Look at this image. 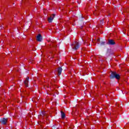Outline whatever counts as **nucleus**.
Masks as SVG:
<instances>
[{"instance_id":"9d476101","label":"nucleus","mask_w":129,"mask_h":129,"mask_svg":"<svg viewBox=\"0 0 129 129\" xmlns=\"http://www.w3.org/2000/svg\"><path fill=\"white\" fill-rule=\"evenodd\" d=\"M61 118H65V117L66 116V114L64 113V112L61 111Z\"/></svg>"},{"instance_id":"0eeeda50","label":"nucleus","mask_w":129,"mask_h":129,"mask_svg":"<svg viewBox=\"0 0 129 129\" xmlns=\"http://www.w3.org/2000/svg\"><path fill=\"white\" fill-rule=\"evenodd\" d=\"M42 39H43V37H42V35L40 34H38V36L36 37V40L38 42H41Z\"/></svg>"},{"instance_id":"423d86ee","label":"nucleus","mask_w":129,"mask_h":129,"mask_svg":"<svg viewBox=\"0 0 129 129\" xmlns=\"http://www.w3.org/2000/svg\"><path fill=\"white\" fill-rule=\"evenodd\" d=\"M55 16H56L55 14H52V15L50 16V18H48V21L49 23H52V22H53V20H54Z\"/></svg>"},{"instance_id":"2eb2a0df","label":"nucleus","mask_w":129,"mask_h":129,"mask_svg":"<svg viewBox=\"0 0 129 129\" xmlns=\"http://www.w3.org/2000/svg\"><path fill=\"white\" fill-rule=\"evenodd\" d=\"M1 29H3V28H4V27H3V26H1Z\"/></svg>"},{"instance_id":"6e6552de","label":"nucleus","mask_w":129,"mask_h":129,"mask_svg":"<svg viewBox=\"0 0 129 129\" xmlns=\"http://www.w3.org/2000/svg\"><path fill=\"white\" fill-rule=\"evenodd\" d=\"M29 79H30V78L29 77H27L24 81V84L25 85L26 87H29V85H28V84L29 83Z\"/></svg>"},{"instance_id":"f3484780","label":"nucleus","mask_w":129,"mask_h":129,"mask_svg":"<svg viewBox=\"0 0 129 129\" xmlns=\"http://www.w3.org/2000/svg\"><path fill=\"white\" fill-rule=\"evenodd\" d=\"M109 49H107V52H109Z\"/></svg>"},{"instance_id":"4468645a","label":"nucleus","mask_w":129,"mask_h":129,"mask_svg":"<svg viewBox=\"0 0 129 129\" xmlns=\"http://www.w3.org/2000/svg\"><path fill=\"white\" fill-rule=\"evenodd\" d=\"M53 128H56V127H55V125L52 126Z\"/></svg>"},{"instance_id":"ddd939ff","label":"nucleus","mask_w":129,"mask_h":129,"mask_svg":"<svg viewBox=\"0 0 129 129\" xmlns=\"http://www.w3.org/2000/svg\"><path fill=\"white\" fill-rule=\"evenodd\" d=\"M94 15H95V16H98V12L94 13Z\"/></svg>"},{"instance_id":"20e7f679","label":"nucleus","mask_w":129,"mask_h":129,"mask_svg":"<svg viewBox=\"0 0 129 129\" xmlns=\"http://www.w3.org/2000/svg\"><path fill=\"white\" fill-rule=\"evenodd\" d=\"M107 45H110L111 46H113L114 45H115V42H114V40H113V39H110L107 42Z\"/></svg>"},{"instance_id":"a211bd4d","label":"nucleus","mask_w":129,"mask_h":129,"mask_svg":"<svg viewBox=\"0 0 129 129\" xmlns=\"http://www.w3.org/2000/svg\"><path fill=\"white\" fill-rule=\"evenodd\" d=\"M82 19L83 18V17H81Z\"/></svg>"},{"instance_id":"dca6fc26","label":"nucleus","mask_w":129,"mask_h":129,"mask_svg":"<svg viewBox=\"0 0 129 129\" xmlns=\"http://www.w3.org/2000/svg\"><path fill=\"white\" fill-rule=\"evenodd\" d=\"M85 45H87V42H85Z\"/></svg>"},{"instance_id":"6ab92c4d","label":"nucleus","mask_w":129,"mask_h":129,"mask_svg":"<svg viewBox=\"0 0 129 129\" xmlns=\"http://www.w3.org/2000/svg\"><path fill=\"white\" fill-rule=\"evenodd\" d=\"M56 129H59L58 128H56Z\"/></svg>"},{"instance_id":"f8f14e48","label":"nucleus","mask_w":129,"mask_h":129,"mask_svg":"<svg viewBox=\"0 0 129 129\" xmlns=\"http://www.w3.org/2000/svg\"><path fill=\"white\" fill-rule=\"evenodd\" d=\"M100 25H103V20H100Z\"/></svg>"},{"instance_id":"39448f33","label":"nucleus","mask_w":129,"mask_h":129,"mask_svg":"<svg viewBox=\"0 0 129 129\" xmlns=\"http://www.w3.org/2000/svg\"><path fill=\"white\" fill-rule=\"evenodd\" d=\"M40 115H41V116H45V117H48V114L47 113V112L45 111L40 112Z\"/></svg>"},{"instance_id":"1a4fd4ad","label":"nucleus","mask_w":129,"mask_h":129,"mask_svg":"<svg viewBox=\"0 0 129 129\" xmlns=\"http://www.w3.org/2000/svg\"><path fill=\"white\" fill-rule=\"evenodd\" d=\"M62 70H63V69H62L61 67H58L56 70L58 75H60V74H61L62 73Z\"/></svg>"},{"instance_id":"f03ea898","label":"nucleus","mask_w":129,"mask_h":129,"mask_svg":"<svg viewBox=\"0 0 129 129\" xmlns=\"http://www.w3.org/2000/svg\"><path fill=\"white\" fill-rule=\"evenodd\" d=\"M114 78L118 80L120 78V76L116 72H112L110 76V79H114Z\"/></svg>"},{"instance_id":"7ed1b4c3","label":"nucleus","mask_w":129,"mask_h":129,"mask_svg":"<svg viewBox=\"0 0 129 129\" xmlns=\"http://www.w3.org/2000/svg\"><path fill=\"white\" fill-rule=\"evenodd\" d=\"M0 122L2 124H7V123L8 122V118H2L0 119Z\"/></svg>"},{"instance_id":"9b49d317","label":"nucleus","mask_w":129,"mask_h":129,"mask_svg":"<svg viewBox=\"0 0 129 129\" xmlns=\"http://www.w3.org/2000/svg\"><path fill=\"white\" fill-rule=\"evenodd\" d=\"M100 44L102 45H105V41H101L100 42Z\"/></svg>"},{"instance_id":"f257e3e1","label":"nucleus","mask_w":129,"mask_h":129,"mask_svg":"<svg viewBox=\"0 0 129 129\" xmlns=\"http://www.w3.org/2000/svg\"><path fill=\"white\" fill-rule=\"evenodd\" d=\"M80 47V44L77 41H75L72 44V48L73 50H74L75 51H77V50L79 49Z\"/></svg>"}]
</instances>
